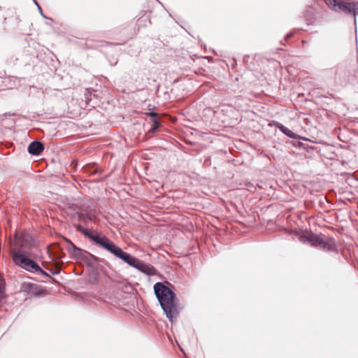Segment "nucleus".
Wrapping results in <instances>:
<instances>
[{
  "label": "nucleus",
  "instance_id": "1",
  "mask_svg": "<svg viewBox=\"0 0 358 358\" xmlns=\"http://www.w3.org/2000/svg\"><path fill=\"white\" fill-rule=\"evenodd\" d=\"M76 230L82 233L96 245L110 252L115 257L121 259L129 266L150 276L157 273V269L150 264L146 263L131 254L124 251L102 233L90 231L80 224H74Z\"/></svg>",
  "mask_w": 358,
  "mask_h": 358
},
{
  "label": "nucleus",
  "instance_id": "2",
  "mask_svg": "<svg viewBox=\"0 0 358 358\" xmlns=\"http://www.w3.org/2000/svg\"><path fill=\"white\" fill-rule=\"evenodd\" d=\"M154 293L164 315L169 322H173L179 315L178 310V299L177 298L176 292Z\"/></svg>",
  "mask_w": 358,
  "mask_h": 358
},
{
  "label": "nucleus",
  "instance_id": "3",
  "mask_svg": "<svg viewBox=\"0 0 358 358\" xmlns=\"http://www.w3.org/2000/svg\"><path fill=\"white\" fill-rule=\"evenodd\" d=\"M66 243V249L71 255V256L79 261L85 263L88 267L95 268L102 259L94 256L90 252L84 250L76 245H74L70 240L64 238Z\"/></svg>",
  "mask_w": 358,
  "mask_h": 358
},
{
  "label": "nucleus",
  "instance_id": "4",
  "mask_svg": "<svg viewBox=\"0 0 358 358\" xmlns=\"http://www.w3.org/2000/svg\"><path fill=\"white\" fill-rule=\"evenodd\" d=\"M30 255V253H24L20 251H11L13 261L16 265L29 272L48 276V274L35 261L29 257Z\"/></svg>",
  "mask_w": 358,
  "mask_h": 358
},
{
  "label": "nucleus",
  "instance_id": "5",
  "mask_svg": "<svg viewBox=\"0 0 358 358\" xmlns=\"http://www.w3.org/2000/svg\"><path fill=\"white\" fill-rule=\"evenodd\" d=\"M14 248L11 250L29 253L27 250L37 245L35 238L27 233L16 234L13 241Z\"/></svg>",
  "mask_w": 358,
  "mask_h": 358
},
{
  "label": "nucleus",
  "instance_id": "6",
  "mask_svg": "<svg viewBox=\"0 0 358 358\" xmlns=\"http://www.w3.org/2000/svg\"><path fill=\"white\" fill-rule=\"evenodd\" d=\"M294 234L298 236L299 240L301 243H308L313 247L323 249L327 251H331L333 250L332 245L313 233L310 232L308 234H301L297 231H294Z\"/></svg>",
  "mask_w": 358,
  "mask_h": 358
},
{
  "label": "nucleus",
  "instance_id": "7",
  "mask_svg": "<svg viewBox=\"0 0 358 358\" xmlns=\"http://www.w3.org/2000/svg\"><path fill=\"white\" fill-rule=\"evenodd\" d=\"M71 299L79 304H89L97 296L93 292H68Z\"/></svg>",
  "mask_w": 358,
  "mask_h": 358
},
{
  "label": "nucleus",
  "instance_id": "8",
  "mask_svg": "<svg viewBox=\"0 0 358 358\" xmlns=\"http://www.w3.org/2000/svg\"><path fill=\"white\" fill-rule=\"evenodd\" d=\"M44 150V145L39 141H32L27 148L28 152L31 155H39Z\"/></svg>",
  "mask_w": 358,
  "mask_h": 358
},
{
  "label": "nucleus",
  "instance_id": "9",
  "mask_svg": "<svg viewBox=\"0 0 358 358\" xmlns=\"http://www.w3.org/2000/svg\"><path fill=\"white\" fill-rule=\"evenodd\" d=\"M343 12L346 14H352L354 17V23L356 25L357 19L356 16L358 15V1H353L352 3H345V6H343Z\"/></svg>",
  "mask_w": 358,
  "mask_h": 358
},
{
  "label": "nucleus",
  "instance_id": "10",
  "mask_svg": "<svg viewBox=\"0 0 358 358\" xmlns=\"http://www.w3.org/2000/svg\"><path fill=\"white\" fill-rule=\"evenodd\" d=\"M174 289L173 285L168 281L158 282L153 287V291H173Z\"/></svg>",
  "mask_w": 358,
  "mask_h": 358
},
{
  "label": "nucleus",
  "instance_id": "11",
  "mask_svg": "<svg viewBox=\"0 0 358 358\" xmlns=\"http://www.w3.org/2000/svg\"><path fill=\"white\" fill-rule=\"evenodd\" d=\"M327 5L332 6L335 11H343L344 10L343 6H345V3L341 0H324Z\"/></svg>",
  "mask_w": 358,
  "mask_h": 358
},
{
  "label": "nucleus",
  "instance_id": "12",
  "mask_svg": "<svg viewBox=\"0 0 358 358\" xmlns=\"http://www.w3.org/2000/svg\"><path fill=\"white\" fill-rule=\"evenodd\" d=\"M25 296V301L28 299L36 301L38 299L45 297L49 292H24Z\"/></svg>",
  "mask_w": 358,
  "mask_h": 358
},
{
  "label": "nucleus",
  "instance_id": "13",
  "mask_svg": "<svg viewBox=\"0 0 358 358\" xmlns=\"http://www.w3.org/2000/svg\"><path fill=\"white\" fill-rule=\"evenodd\" d=\"M277 127L281 132L291 138L297 139L299 138V136L296 134L294 133L289 129L280 123H277Z\"/></svg>",
  "mask_w": 358,
  "mask_h": 358
},
{
  "label": "nucleus",
  "instance_id": "14",
  "mask_svg": "<svg viewBox=\"0 0 358 358\" xmlns=\"http://www.w3.org/2000/svg\"><path fill=\"white\" fill-rule=\"evenodd\" d=\"M82 169L84 172L89 173L90 175L95 174L98 171L96 164L95 163L85 164L83 166Z\"/></svg>",
  "mask_w": 358,
  "mask_h": 358
},
{
  "label": "nucleus",
  "instance_id": "15",
  "mask_svg": "<svg viewBox=\"0 0 358 358\" xmlns=\"http://www.w3.org/2000/svg\"><path fill=\"white\" fill-rule=\"evenodd\" d=\"M161 127V123L158 120H153L152 124L148 130L149 133L154 134Z\"/></svg>",
  "mask_w": 358,
  "mask_h": 358
},
{
  "label": "nucleus",
  "instance_id": "16",
  "mask_svg": "<svg viewBox=\"0 0 358 358\" xmlns=\"http://www.w3.org/2000/svg\"><path fill=\"white\" fill-rule=\"evenodd\" d=\"M101 295H103V294H104L106 296H107L108 294L110 296L111 294H115V292H101ZM115 294H117V298L119 297V296H122V294H132V295H134V298H136L138 292H115Z\"/></svg>",
  "mask_w": 358,
  "mask_h": 358
},
{
  "label": "nucleus",
  "instance_id": "17",
  "mask_svg": "<svg viewBox=\"0 0 358 358\" xmlns=\"http://www.w3.org/2000/svg\"><path fill=\"white\" fill-rule=\"evenodd\" d=\"M78 220L81 222H86L87 220H93V216L90 215L89 214H83V213H79L78 214Z\"/></svg>",
  "mask_w": 358,
  "mask_h": 358
},
{
  "label": "nucleus",
  "instance_id": "18",
  "mask_svg": "<svg viewBox=\"0 0 358 358\" xmlns=\"http://www.w3.org/2000/svg\"><path fill=\"white\" fill-rule=\"evenodd\" d=\"M55 257L57 259L62 260L65 257V253L61 250L59 247H57L55 250Z\"/></svg>",
  "mask_w": 358,
  "mask_h": 358
},
{
  "label": "nucleus",
  "instance_id": "19",
  "mask_svg": "<svg viewBox=\"0 0 358 358\" xmlns=\"http://www.w3.org/2000/svg\"><path fill=\"white\" fill-rule=\"evenodd\" d=\"M24 289H29V291H33V292H35V291H43L42 289H36V285H33V284H31V283H24ZM20 291H22V289ZM23 291H26L25 289H24Z\"/></svg>",
  "mask_w": 358,
  "mask_h": 358
},
{
  "label": "nucleus",
  "instance_id": "20",
  "mask_svg": "<svg viewBox=\"0 0 358 358\" xmlns=\"http://www.w3.org/2000/svg\"><path fill=\"white\" fill-rule=\"evenodd\" d=\"M49 271H50V272L52 274L55 275V274H58V273H60V271H61V268H60V267H59V266H55V268H50L49 269Z\"/></svg>",
  "mask_w": 358,
  "mask_h": 358
},
{
  "label": "nucleus",
  "instance_id": "21",
  "mask_svg": "<svg viewBox=\"0 0 358 358\" xmlns=\"http://www.w3.org/2000/svg\"><path fill=\"white\" fill-rule=\"evenodd\" d=\"M4 280L0 276V291H4L5 289Z\"/></svg>",
  "mask_w": 358,
  "mask_h": 358
},
{
  "label": "nucleus",
  "instance_id": "22",
  "mask_svg": "<svg viewBox=\"0 0 358 358\" xmlns=\"http://www.w3.org/2000/svg\"><path fill=\"white\" fill-rule=\"evenodd\" d=\"M150 117L154 118V120H157V114L155 112H149L148 114Z\"/></svg>",
  "mask_w": 358,
  "mask_h": 358
},
{
  "label": "nucleus",
  "instance_id": "23",
  "mask_svg": "<svg viewBox=\"0 0 358 358\" xmlns=\"http://www.w3.org/2000/svg\"><path fill=\"white\" fill-rule=\"evenodd\" d=\"M34 3H35V4L37 6V7H38V10H39V12L41 13V15H42L43 17L46 18V17L43 15V11H42V9H41V6L38 5V3H37V1H36V0H34Z\"/></svg>",
  "mask_w": 358,
  "mask_h": 358
},
{
  "label": "nucleus",
  "instance_id": "24",
  "mask_svg": "<svg viewBox=\"0 0 358 358\" xmlns=\"http://www.w3.org/2000/svg\"><path fill=\"white\" fill-rule=\"evenodd\" d=\"M294 35V33L293 32H289L288 34H286V36H285V39L286 41H287L289 38H290L291 37H292Z\"/></svg>",
  "mask_w": 358,
  "mask_h": 358
},
{
  "label": "nucleus",
  "instance_id": "25",
  "mask_svg": "<svg viewBox=\"0 0 358 358\" xmlns=\"http://www.w3.org/2000/svg\"><path fill=\"white\" fill-rule=\"evenodd\" d=\"M7 296L6 292H0V299H5Z\"/></svg>",
  "mask_w": 358,
  "mask_h": 358
},
{
  "label": "nucleus",
  "instance_id": "26",
  "mask_svg": "<svg viewBox=\"0 0 358 358\" xmlns=\"http://www.w3.org/2000/svg\"><path fill=\"white\" fill-rule=\"evenodd\" d=\"M71 165H72L73 167H76V166L78 165V162H72Z\"/></svg>",
  "mask_w": 358,
  "mask_h": 358
},
{
  "label": "nucleus",
  "instance_id": "27",
  "mask_svg": "<svg viewBox=\"0 0 358 358\" xmlns=\"http://www.w3.org/2000/svg\"><path fill=\"white\" fill-rule=\"evenodd\" d=\"M302 43L304 45L306 43V41L303 40V41H302Z\"/></svg>",
  "mask_w": 358,
  "mask_h": 358
},
{
  "label": "nucleus",
  "instance_id": "28",
  "mask_svg": "<svg viewBox=\"0 0 358 358\" xmlns=\"http://www.w3.org/2000/svg\"><path fill=\"white\" fill-rule=\"evenodd\" d=\"M45 268L49 270L50 268H47V266H45Z\"/></svg>",
  "mask_w": 358,
  "mask_h": 358
}]
</instances>
